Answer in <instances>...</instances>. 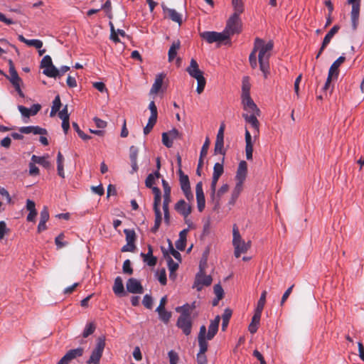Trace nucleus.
I'll list each match as a JSON object with an SVG mask.
<instances>
[{"label": "nucleus", "instance_id": "obj_20", "mask_svg": "<svg viewBox=\"0 0 364 364\" xmlns=\"http://www.w3.org/2000/svg\"><path fill=\"white\" fill-rule=\"evenodd\" d=\"M340 27L338 25L333 26L331 30L327 33V34L325 36L321 47L316 55V58H318L324 48L327 46V45L330 43L331 40L333 37V36L338 31Z\"/></svg>", "mask_w": 364, "mask_h": 364}, {"label": "nucleus", "instance_id": "obj_34", "mask_svg": "<svg viewBox=\"0 0 364 364\" xmlns=\"http://www.w3.org/2000/svg\"><path fill=\"white\" fill-rule=\"evenodd\" d=\"M193 308L194 306H191L188 304H186L181 306L176 307V311L181 313V315H185L187 317H191V314Z\"/></svg>", "mask_w": 364, "mask_h": 364}, {"label": "nucleus", "instance_id": "obj_52", "mask_svg": "<svg viewBox=\"0 0 364 364\" xmlns=\"http://www.w3.org/2000/svg\"><path fill=\"white\" fill-rule=\"evenodd\" d=\"M167 262L169 272H176L178 268V262H174L169 255L167 257Z\"/></svg>", "mask_w": 364, "mask_h": 364}, {"label": "nucleus", "instance_id": "obj_2", "mask_svg": "<svg viewBox=\"0 0 364 364\" xmlns=\"http://www.w3.org/2000/svg\"><path fill=\"white\" fill-rule=\"evenodd\" d=\"M252 242L250 240L245 242L239 231L236 225L232 228V246L234 247V255L236 258L240 257L242 254L247 252L250 249Z\"/></svg>", "mask_w": 364, "mask_h": 364}, {"label": "nucleus", "instance_id": "obj_61", "mask_svg": "<svg viewBox=\"0 0 364 364\" xmlns=\"http://www.w3.org/2000/svg\"><path fill=\"white\" fill-rule=\"evenodd\" d=\"M209 145H210V141H209V139L208 138H206L202 148H201V150H200V158H204L206 156L207 154H208V148H209Z\"/></svg>", "mask_w": 364, "mask_h": 364}, {"label": "nucleus", "instance_id": "obj_31", "mask_svg": "<svg viewBox=\"0 0 364 364\" xmlns=\"http://www.w3.org/2000/svg\"><path fill=\"white\" fill-rule=\"evenodd\" d=\"M181 47V43L178 40L172 43L168 53V62H172L174 58L176 57L178 50Z\"/></svg>", "mask_w": 364, "mask_h": 364}, {"label": "nucleus", "instance_id": "obj_10", "mask_svg": "<svg viewBox=\"0 0 364 364\" xmlns=\"http://www.w3.org/2000/svg\"><path fill=\"white\" fill-rule=\"evenodd\" d=\"M260 114L243 113L242 117L245 119L246 122L249 123L253 129V134L255 139L259 136V122L257 119V117Z\"/></svg>", "mask_w": 364, "mask_h": 364}, {"label": "nucleus", "instance_id": "obj_21", "mask_svg": "<svg viewBox=\"0 0 364 364\" xmlns=\"http://www.w3.org/2000/svg\"><path fill=\"white\" fill-rule=\"evenodd\" d=\"M247 173V164L246 161H241L239 163L238 168L237 170L235 179L237 183H244Z\"/></svg>", "mask_w": 364, "mask_h": 364}, {"label": "nucleus", "instance_id": "obj_25", "mask_svg": "<svg viewBox=\"0 0 364 364\" xmlns=\"http://www.w3.org/2000/svg\"><path fill=\"white\" fill-rule=\"evenodd\" d=\"M154 195L153 208L155 214H161L160 210V204L161 200V193L158 187L153 188L152 191Z\"/></svg>", "mask_w": 364, "mask_h": 364}, {"label": "nucleus", "instance_id": "obj_3", "mask_svg": "<svg viewBox=\"0 0 364 364\" xmlns=\"http://www.w3.org/2000/svg\"><path fill=\"white\" fill-rule=\"evenodd\" d=\"M186 71L191 77L197 80V92L198 94L202 93L204 90L206 80L203 77V73L199 69V65L196 60H191L190 65L186 68Z\"/></svg>", "mask_w": 364, "mask_h": 364}, {"label": "nucleus", "instance_id": "obj_32", "mask_svg": "<svg viewBox=\"0 0 364 364\" xmlns=\"http://www.w3.org/2000/svg\"><path fill=\"white\" fill-rule=\"evenodd\" d=\"M113 291L117 296H122V294H124V284L120 277H117L114 279Z\"/></svg>", "mask_w": 364, "mask_h": 364}, {"label": "nucleus", "instance_id": "obj_48", "mask_svg": "<svg viewBox=\"0 0 364 364\" xmlns=\"http://www.w3.org/2000/svg\"><path fill=\"white\" fill-rule=\"evenodd\" d=\"M218 179H219V178H217L215 176L212 177V182H211V185H210V190H211L210 197H211L212 200H215V199L216 186H217Z\"/></svg>", "mask_w": 364, "mask_h": 364}, {"label": "nucleus", "instance_id": "obj_29", "mask_svg": "<svg viewBox=\"0 0 364 364\" xmlns=\"http://www.w3.org/2000/svg\"><path fill=\"white\" fill-rule=\"evenodd\" d=\"M242 190H243V183H236L235 186L234 187V188L232 191L231 198L230 199L229 204L232 205H235L237 199L240 196Z\"/></svg>", "mask_w": 364, "mask_h": 364}, {"label": "nucleus", "instance_id": "obj_13", "mask_svg": "<svg viewBox=\"0 0 364 364\" xmlns=\"http://www.w3.org/2000/svg\"><path fill=\"white\" fill-rule=\"evenodd\" d=\"M176 326L182 330L186 336H188L191 333L192 321L191 317L185 315H180L177 320Z\"/></svg>", "mask_w": 364, "mask_h": 364}, {"label": "nucleus", "instance_id": "obj_62", "mask_svg": "<svg viewBox=\"0 0 364 364\" xmlns=\"http://www.w3.org/2000/svg\"><path fill=\"white\" fill-rule=\"evenodd\" d=\"M149 109H150V112H151V116L149 117H153L154 119H157V117H158L157 107L154 101H151L149 103Z\"/></svg>", "mask_w": 364, "mask_h": 364}, {"label": "nucleus", "instance_id": "obj_18", "mask_svg": "<svg viewBox=\"0 0 364 364\" xmlns=\"http://www.w3.org/2000/svg\"><path fill=\"white\" fill-rule=\"evenodd\" d=\"M41 109V105L39 104H34L30 108H27L23 105H18V109L21 114L22 117L29 118L31 116L36 115Z\"/></svg>", "mask_w": 364, "mask_h": 364}, {"label": "nucleus", "instance_id": "obj_46", "mask_svg": "<svg viewBox=\"0 0 364 364\" xmlns=\"http://www.w3.org/2000/svg\"><path fill=\"white\" fill-rule=\"evenodd\" d=\"M223 165L220 163H216L213 167V176L220 178L221 175L223 173Z\"/></svg>", "mask_w": 364, "mask_h": 364}, {"label": "nucleus", "instance_id": "obj_64", "mask_svg": "<svg viewBox=\"0 0 364 364\" xmlns=\"http://www.w3.org/2000/svg\"><path fill=\"white\" fill-rule=\"evenodd\" d=\"M138 152H139V150H138L137 147H136L134 146H132L129 148L130 161H137Z\"/></svg>", "mask_w": 364, "mask_h": 364}, {"label": "nucleus", "instance_id": "obj_26", "mask_svg": "<svg viewBox=\"0 0 364 364\" xmlns=\"http://www.w3.org/2000/svg\"><path fill=\"white\" fill-rule=\"evenodd\" d=\"M346 58L344 56H340L336 61L331 65L328 74L333 75L335 78H337L339 73V67L345 61Z\"/></svg>", "mask_w": 364, "mask_h": 364}, {"label": "nucleus", "instance_id": "obj_4", "mask_svg": "<svg viewBox=\"0 0 364 364\" xmlns=\"http://www.w3.org/2000/svg\"><path fill=\"white\" fill-rule=\"evenodd\" d=\"M242 23L240 15L232 14L227 21L224 32L227 34L228 38L230 36L238 33L241 31Z\"/></svg>", "mask_w": 364, "mask_h": 364}, {"label": "nucleus", "instance_id": "obj_45", "mask_svg": "<svg viewBox=\"0 0 364 364\" xmlns=\"http://www.w3.org/2000/svg\"><path fill=\"white\" fill-rule=\"evenodd\" d=\"M73 127L75 130V132L77 133L78 136L82 139V140H88L91 139V136L85 134L79 127L78 124L76 122H73Z\"/></svg>", "mask_w": 364, "mask_h": 364}, {"label": "nucleus", "instance_id": "obj_60", "mask_svg": "<svg viewBox=\"0 0 364 364\" xmlns=\"http://www.w3.org/2000/svg\"><path fill=\"white\" fill-rule=\"evenodd\" d=\"M142 304L143 305L150 309L152 308V304H153V299H152V297L149 295V294H146L144 296V299H143V301H142Z\"/></svg>", "mask_w": 364, "mask_h": 364}, {"label": "nucleus", "instance_id": "obj_47", "mask_svg": "<svg viewBox=\"0 0 364 364\" xmlns=\"http://www.w3.org/2000/svg\"><path fill=\"white\" fill-rule=\"evenodd\" d=\"M95 330V326L92 323H89L85 326V328L82 333V336L84 338L88 337L90 335L92 334Z\"/></svg>", "mask_w": 364, "mask_h": 364}, {"label": "nucleus", "instance_id": "obj_57", "mask_svg": "<svg viewBox=\"0 0 364 364\" xmlns=\"http://www.w3.org/2000/svg\"><path fill=\"white\" fill-rule=\"evenodd\" d=\"M122 270L125 274H132L133 273V269L131 267V262L129 259H126L124 262Z\"/></svg>", "mask_w": 364, "mask_h": 364}, {"label": "nucleus", "instance_id": "obj_35", "mask_svg": "<svg viewBox=\"0 0 364 364\" xmlns=\"http://www.w3.org/2000/svg\"><path fill=\"white\" fill-rule=\"evenodd\" d=\"M229 186L228 184L223 185L218 191V192H215V200H213L215 203V207L219 205V201L220 198L223 194L227 193L228 191Z\"/></svg>", "mask_w": 364, "mask_h": 364}, {"label": "nucleus", "instance_id": "obj_44", "mask_svg": "<svg viewBox=\"0 0 364 364\" xmlns=\"http://www.w3.org/2000/svg\"><path fill=\"white\" fill-rule=\"evenodd\" d=\"M157 119H154L153 117H149L148 123L146 124V127L144 128V134L145 135H147L150 133V132L152 130L153 127H154L155 124L156 123Z\"/></svg>", "mask_w": 364, "mask_h": 364}, {"label": "nucleus", "instance_id": "obj_58", "mask_svg": "<svg viewBox=\"0 0 364 364\" xmlns=\"http://www.w3.org/2000/svg\"><path fill=\"white\" fill-rule=\"evenodd\" d=\"M256 50H255V48H253V50L250 53L249 56V61L250 63V65L252 68H255L257 66V57H256Z\"/></svg>", "mask_w": 364, "mask_h": 364}, {"label": "nucleus", "instance_id": "obj_33", "mask_svg": "<svg viewBox=\"0 0 364 364\" xmlns=\"http://www.w3.org/2000/svg\"><path fill=\"white\" fill-rule=\"evenodd\" d=\"M48 156H38L33 155L31 157V161L33 163L40 164L44 168H48L50 167V162L48 161Z\"/></svg>", "mask_w": 364, "mask_h": 364}, {"label": "nucleus", "instance_id": "obj_1", "mask_svg": "<svg viewBox=\"0 0 364 364\" xmlns=\"http://www.w3.org/2000/svg\"><path fill=\"white\" fill-rule=\"evenodd\" d=\"M254 47L256 51L259 50L258 61L260 70L263 73L264 77L267 78L269 74V60L273 48V43L269 41L267 43H264L263 40L257 38L255 41Z\"/></svg>", "mask_w": 364, "mask_h": 364}, {"label": "nucleus", "instance_id": "obj_63", "mask_svg": "<svg viewBox=\"0 0 364 364\" xmlns=\"http://www.w3.org/2000/svg\"><path fill=\"white\" fill-rule=\"evenodd\" d=\"M156 178L151 175V173L149 174L145 180V185L147 188H151L153 190L154 184L155 183Z\"/></svg>", "mask_w": 364, "mask_h": 364}, {"label": "nucleus", "instance_id": "obj_51", "mask_svg": "<svg viewBox=\"0 0 364 364\" xmlns=\"http://www.w3.org/2000/svg\"><path fill=\"white\" fill-rule=\"evenodd\" d=\"M224 141H215V154H220L223 155H225V150H224Z\"/></svg>", "mask_w": 364, "mask_h": 364}, {"label": "nucleus", "instance_id": "obj_50", "mask_svg": "<svg viewBox=\"0 0 364 364\" xmlns=\"http://www.w3.org/2000/svg\"><path fill=\"white\" fill-rule=\"evenodd\" d=\"M200 350L198 353L205 354L208 350L207 338H198Z\"/></svg>", "mask_w": 364, "mask_h": 364}, {"label": "nucleus", "instance_id": "obj_6", "mask_svg": "<svg viewBox=\"0 0 364 364\" xmlns=\"http://www.w3.org/2000/svg\"><path fill=\"white\" fill-rule=\"evenodd\" d=\"M213 279L210 275H206L202 267H200V271L196 274L195 282L193 288L196 289L197 291H200L204 287H208L211 284Z\"/></svg>", "mask_w": 364, "mask_h": 364}, {"label": "nucleus", "instance_id": "obj_38", "mask_svg": "<svg viewBox=\"0 0 364 364\" xmlns=\"http://www.w3.org/2000/svg\"><path fill=\"white\" fill-rule=\"evenodd\" d=\"M267 291H263L261 294L260 298L257 302L255 312L262 314L266 302Z\"/></svg>", "mask_w": 364, "mask_h": 364}, {"label": "nucleus", "instance_id": "obj_23", "mask_svg": "<svg viewBox=\"0 0 364 364\" xmlns=\"http://www.w3.org/2000/svg\"><path fill=\"white\" fill-rule=\"evenodd\" d=\"M220 321V316H216L215 318L210 321L208 327V331L206 335L207 340H211L215 336L218 331L219 323Z\"/></svg>", "mask_w": 364, "mask_h": 364}, {"label": "nucleus", "instance_id": "obj_19", "mask_svg": "<svg viewBox=\"0 0 364 364\" xmlns=\"http://www.w3.org/2000/svg\"><path fill=\"white\" fill-rule=\"evenodd\" d=\"M196 195L197 200L198 209L200 212H202L205 205V196L203 190L202 182H198L196 186Z\"/></svg>", "mask_w": 364, "mask_h": 364}, {"label": "nucleus", "instance_id": "obj_7", "mask_svg": "<svg viewBox=\"0 0 364 364\" xmlns=\"http://www.w3.org/2000/svg\"><path fill=\"white\" fill-rule=\"evenodd\" d=\"M179 175V181L181 185V188L183 192L186 199L191 202L193 200V195L191 190L190 181L188 176L183 172L181 168H178V171Z\"/></svg>", "mask_w": 364, "mask_h": 364}, {"label": "nucleus", "instance_id": "obj_24", "mask_svg": "<svg viewBox=\"0 0 364 364\" xmlns=\"http://www.w3.org/2000/svg\"><path fill=\"white\" fill-rule=\"evenodd\" d=\"M141 257L143 258L144 262L149 267H154L156 264L157 258L153 255V250L151 245L148 246V252H141Z\"/></svg>", "mask_w": 364, "mask_h": 364}, {"label": "nucleus", "instance_id": "obj_22", "mask_svg": "<svg viewBox=\"0 0 364 364\" xmlns=\"http://www.w3.org/2000/svg\"><path fill=\"white\" fill-rule=\"evenodd\" d=\"M245 139L246 158L247 160H251L252 159L253 142L251 134L247 128L245 129Z\"/></svg>", "mask_w": 364, "mask_h": 364}, {"label": "nucleus", "instance_id": "obj_37", "mask_svg": "<svg viewBox=\"0 0 364 364\" xmlns=\"http://www.w3.org/2000/svg\"><path fill=\"white\" fill-rule=\"evenodd\" d=\"M231 316H232L231 309H225L224 313L222 315V319H223L222 330L223 331H225V329L229 323Z\"/></svg>", "mask_w": 364, "mask_h": 364}, {"label": "nucleus", "instance_id": "obj_43", "mask_svg": "<svg viewBox=\"0 0 364 364\" xmlns=\"http://www.w3.org/2000/svg\"><path fill=\"white\" fill-rule=\"evenodd\" d=\"M159 314V318L164 322L165 323H168L171 317V313L165 310V309H162L161 311H156Z\"/></svg>", "mask_w": 364, "mask_h": 364}, {"label": "nucleus", "instance_id": "obj_49", "mask_svg": "<svg viewBox=\"0 0 364 364\" xmlns=\"http://www.w3.org/2000/svg\"><path fill=\"white\" fill-rule=\"evenodd\" d=\"M101 9L105 11L109 18H112V3L110 0H107L105 3L102 6Z\"/></svg>", "mask_w": 364, "mask_h": 364}, {"label": "nucleus", "instance_id": "obj_14", "mask_svg": "<svg viewBox=\"0 0 364 364\" xmlns=\"http://www.w3.org/2000/svg\"><path fill=\"white\" fill-rule=\"evenodd\" d=\"M83 352L84 350L81 347L70 350L56 364H68L73 359L82 356Z\"/></svg>", "mask_w": 364, "mask_h": 364}, {"label": "nucleus", "instance_id": "obj_5", "mask_svg": "<svg viewBox=\"0 0 364 364\" xmlns=\"http://www.w3.org/2000/svg\"><path fill=\"white\" fill-rule=\"evenodd\" d=\"M105 346V339L103 337H100L97 339L96 346L92 350L91 355L88 360L87 364H100V358H102L103 350Z\"/></svg>", "mask_w": 364, "mask_h": 364}, {"label": "nucleus", "instance_id": "obj_59", "mask_svg": "<svg viewBox=\"0 0 364 364\" xmlns=\"http://www.w3.org/2000/svg\"><path fill=\"white\" fill-rule=\"evenodd\" d=\"M162 220V216L161 214H155V221H154V225L151 228V231L153 232H156L158 229L160 227L161 223Z\"/></svg>", "mask_w": 364, "mask_h": 364}, {"label": "nucleus", "instance_id": "obj_56", "mask_svg": "<svg viewBox=\"0 0 364 364\" xmlns=\"http://www.w3.org/2000/svg\"><path fill=\"white\" fill-rule=\"evenodd\" d=\"M31 134L35 135H47L48 132L46 129L40 127L38 126H32Z\"/></svg>", "mask_w": 364, "mask_h": 364}, {"label": "nucleus", "instance_id": "obj_55", "mask_svg": "<svg viewBox=\"0 0 364 364\" xmlns=\"http://www.w3.org/2000/svg\"><path fill=\"white\" fill-rule=\"evenodd\" d=\"M26 45L28 46H33L37 49H40L43 46V42L38 39H31L28 40L26 42Z\"/></svg>", "mask_w": 364, "mask_h": 364}, {"label": "nucleus", "instance_id": "obj_36", "mask_svg": "<svg viewBox=\"0 0 364 364\" xmlns=\"http://www.w3.org/2000/svg\"><path fill=\"white\" fill-rule=\"evenodd\" d=\"M43 73L49 77H56L60 75V71L53 64L50 67L43 69Z\"/></svg>", "mask_w": 364, "mask_h": 364}, {"label": "nucleus", "instance_id": "obj_27", "mask_svg": "<svg viewBox=\"0 0 364 364\" xmlns=\"http://www.w3.org/2000/svg\"><path fill=\"white\" fill-rule=\"evenodd\" d=\"M165 14L173 21L178 23L179 25L182 23L181 15L173 9H164Z\"/></svg>", "mask_w": 364, "mask_h": 364}, {"label": "nucleus", "instance_id": "obj_28", "mask_svg": "<svg viewBox=\"0 0 364 364\" xmlns=\"http://www.w3.org/2000/svg\"><path fill=\"white\" fill-rule=\"evenodd\" d=\"M261 316L262 314L255 311V314L252 318L251 323L248 326V330L252 334H254L257 332L258 329V326L259 324Z\"/></svg>", "mask_w": 364, "mask_h": 364}, {"label": "nucleus", "instance_id": "obj_9", "mask_svg": "<svg viewBox=\"0 0 364 364\" xmlns=\"http://www.w3.org/2000/svg\"><path fill=\"white\" fill-rule=\"evenodd\" d=\"M9 80L14 85L19 96L23 97L24 95L21 89V79L19 77L16 70H15L13 62L11 60H9Z\"/></svg>", "mask_w": 364, "mask_h": 364}, {"label": "nucleus", "instance_id": "obj_16", "mask_svg": "<svg viewBox=\"0 0 364 364\" xmlns=\"http://www.w3.org/2000/svg\"><path fill=\"white\" fill-rule=\"evenodd\" d=\"M174 208L176 211L181 215L185 219L188 217L192 210L191 205L187 203L184 200H179L175 204Z\"/></svg>", "mask_w": 364, "mask_h": 364}, {"label": "nucleus", "instance_id": "obj_39", "mask_svg": "<svg viewBox=\"0 0 364 364\" xmlns=\"http://www.w3.org/2000/svg\"><path fill=\"white\" fill-rule=\"evenodd\" d=\"M250 84L247 77H245L242 80V95L241 97L250 96Z\"/></svg>", "mask_w": 364, "mask_h": 364}, {"label": "nucleus", "instance_id": "obj_11", "mask_svg": "<svg viewBox=\"0 0 364 364\" xmlns=\"http://www.w3.org/2000/svg\"><path fill=\"white\" fill-rule=\"evenodd\" d=\"M348 4L352 5V10L350 13L352 28L353 30H356L358 24L360 0H348Z\"/></svg>", "mask_w": 364, "mask_h": 364}, {"label": "nucleus", "instance_id": "obj_8", "mask_svg": "<svg viewBox=\"0 0 364 364\" xmlns=\"http://www.w3.org/2000/svg\"><path fill=\"white\" fill-rule=\"evenodd\" d=\"M200 37L205 40L208 43H220L228 39L227 34L224 31L218 33L215 31H205L200 34Z\"/></svg>", "mask_w": 364, "mask_h": 364}, {"label": "nucleus", "instance_id": "obj_40", "mask_svg": "<svg viewBox=\"0 0 364 364\" xmlns=\"http://www.w3.org/2000/svg\"><path fill=\"white\" fill-rule=\"evenodd\" d=\"M61 107V102L60 98L59 95H57L54 100L53 101V105L51 107V111L50 113V115L51 117L55 116L56 113L60 110Z\"/></svg>", "mask_w": 364, "mask_h": 364}, {"label": "nucleus", "instance_id": "obj_54", "mask_svg": "<svg viewBox=\"0 0 364 364\" xmlns=\"http://www.w3.org/2000/svg\"><path fill=\"white\" fill-rule=\"evenodd\" d=\"M213 289L215 296L218 297V300L222 299L224 295V291L221 285L220 284H215Z\"/></svg>", "mask_w": 364, "mask_h": 364}, {"label": "nucleus", "instance_id": "obj_53", "mask_svg": "<svg viewBox=\"0 0 364 364\" xmlns=\"http://www.w3.org/2000/svg\"><path fill=\"white\" fill-rule=\"evenodd\" d=\"M53 65V61L50 55H45L41 62V68L45 69L47 67H50Z\"/></svg>", "mask_w": 364, "mask_h": 364}, {"label": "nucleus", "instance_id": "obj_41", "mask_svg": "<svg viewBox=\"0 0 364 364\" xmlns=\"http://www.w3.org/2000/svg\"><path fill=\"white\" fill-rule=\"evenodd\" d=\"M232 4L234 8V14L240 15L244 11L242 0H232Z\"/></svg>", "mask_w": 364, "mask_h": 364}, {"label": "nucleus", "instance_id": "obj_15", "mask_svg": "<svg viewBox=\"0 0 364 364\" xmlns=\"http://www.w3.org/2000/svg\"><path fill=\"white\" fill-rule=\"evenodd\" d=\"M242 98V105L246 113L260 114V110L257 105L254 102L250 96L244 97Z\"/></svg>", "mask_w": 364, "mask_h": 364}, {"label": "nucleus", "instance_id": "obj_30", "mask_svg": "<svg viewBox=\"0 0 364 364\" xmlns=\"http://www.w3.org/2000/svg\"><path fill=\"white\" fill-rule=\"evenodd\" d=\"M165 77V74L159 73L156 75L155 81L151 88L150 93L151 94H156L161 89L164 79Z\"/></svg>", "mask_w": 364, "mask_h": 364}, {"label": "nucleus", "instance_id": "obj_42", "mask_svg": "<svg viewBox=\"0 0 364 364\" xmlns=\"http://www.w3.org/2000/svg\"><path fill=\"white\" fill-rule=\"evenodd\" d=\"M124 232L125 234V236H126V241L127 242H129V243H134L135 242V240H136V234H135V232L134 230H130V229H125L124 230Z\"/></svg>", "mask_w": 364, "mask_h": 364}, {"label": "nucleus", "instance_id": "obj_12", "mask_svg": "<svg viewBox=\"0 0 364 364\" xmlns=\"http://www.w3.org/2000/svg\"><path fill=\"white\" fill-rule=\"evenodd\" d=\"M181 137V134L176 128H173L168 132L162 133V143L167 148L173 146V140Z\"/></svg>", "mask_w": 364, "mask_h": 364}, {"label": "nucleus", "instance_id": "obj_17", "mask_svg": "<svg viewBox=\"0 0 364 364\" xmlns=\"http://www.w3.org/2000/svg\"><path fill=\"white\" fill-rule=\"evenodd\" d=\"M127 290L132 294H142L144 288L140 282L135 278H130L126 284Z\"/></svg>", "mask_w": 364, "mask_h": 364}]
</instances>
